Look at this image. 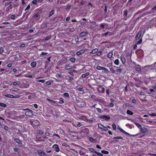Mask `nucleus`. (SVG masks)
Masks as SVG:
<instances>
[{
  "label": "nucleus",
  "mask_w": 156,
  "mask_h": 156,
  "mask_svg": "<svg viewBox=\"0 0 156 156\" xmlns=\"http://www.w3.org/2000/svg\"><path fill=\"white\" fill-rule=\"evenodd\" d=\"M23 90L16 88H13L11 89H6L5 90V91L7 93L14 94L15 95H14V96L19 95L20 96V97L23 94Z\"/></svg>",
  "instance_id": "obj_1"
},
{
  "label": "nucleus",
  "mask_w": 156,
  "mask_h": 156,
  "mask_svg": "<svg viewBox=\"0 0 156 156\" xmlns=\"http://www.w3.org/2000/svg\"><path fill=\"white\" fill-rule=\"evenodd\" d=\"M25 110L27 111L25 112V114L26 115L31 117L33 115V112H34L32 110L27 108L25 109Z\"/></svg>",
  "instance_id": "obj_2"
},
{
  "label": "nucleus",
  "mask_w": 156,
  "mask_h": 156,
  "mask_svg": "<svg viewBox=\"0 0 156 156\" xmlns=\"http://www.w3.org/2000/svg\"><path fill=\"white\" fill-rule=\"evenodd\" d=\"M99 118L102 119H105V120H109L110 119V115H101L98 116Z\"/></svg>",
  "instance_id": "obj_3"
},
{
  "label": "nucleus",
  "mask_w": 156,
  "mask_h": 156,
  "mask_svg": "<svg viewBox=\"0 0 156 156\" xmlns=\"http://www.w3.org/2000/svg\"><path fill=\"white\" fill-rule=\"evenodd\" d=\"M142 33V31L141 30L138 31L135 37L136 40H138L140 39Z\"/></svg>",
  "instance_id": "obj_4"
},
{
  "label": "nucleus",
  "mask_w": 156,
  "mask_h": 156,
  "mask_svg": "<svg viewBox=\"0 0 156 156\" xmlns=\"http://www.w3.org/2000/svg\"><path fill=\"white\" fill-rule=\"evenodd\" d=\"M5 97H8L11 98H20V96L19 95L14 96V95L10 94H6L5 95Z\"/></svg>",
  "instance_id": "obj_5"
},
{
  "label": "nucleus",
  "mask_w": 156,
  "mask_h": 156,
  "mask_svg": "<svg viewBox=\"0 0 156 156\" xmlns=\"http://www.w3.org/2000/svg\"><path fill=\"white\" fill-rule=\"evenodd\" d=\"M141 66L139 65H136L135 67V70L138 72H140L141 71Z\"/></svg>",
  "instance_id": "obj_6"
},
{
  "label": "nucleus",
  "mask_w": 156,
  "mask_h": 156,
  "mask_svg": "<svg viewBox=\"0 0 156 156\" xmlns=\"http://www.w3.org/2000/svg\"><path fill=\"white\" fill-rule=\"evenodd\" d=\"M87 50V49L84 48L81 49L79 51H77L76 53L77 55H81L85 51Z\"/></svg>",
  "instance_id": "obj_7"
},
{
  "label": "nucleus",
  "mask_w": 156,
  "mask_h": 156,
  "mask_svg": "<svg viewBox=\"0 0 156 156\" xmlns=\"http://www.w3.org/2000/svg\"><path fill=\"white\" fill-rule=\"evenodd\" d=\"M53 148L55 149V151L56 152H58L60 151V148L58 145L57 144H55L52 146Z\"/></svg>",
  "instance_id": "obj_8"
},
{
  "label": "nucleus",
  "mask_w": 156,
  "mask_h": 156,
  "mask_svg": "<svg viewBox=\"0 0 156 156\" xmlns=\"http://www.w3.org/2000/svg\"><path fill=\"white\" fill-rule=\"evenodd\" d=\"M37 153L38 155L40 156H45L46 155L45 152L42 150L38 151Z\"/></svg>",
  "instance_id": "obj_9"
},
{
  "label": "nucleus",
  "mask_w": 156,
  "mask_h": 156,
  "mask_svg": "<svg viewBox=\"0 0 156 156\" xmlns=\"http://www.w3.org/2000/svg\"><path fill=\"white\" fill-rule=\"evenodd\" d=\"M79 119L85 121H87V118L85 115L83 114H80L79 116Z\"/></svg>",
  "instance_id": "obj_10"
},
{
  "label": "nucleus",
  "mask_w": 156,
  "mask_h": 156,
  "mask_svg": "<svg viewBox=\"0 0 156 156\" xmlns=\"http://www.w3.org/2000/svg\"><path fill=\"white\" fill-rule=\"evenodd\" d=\"M88 34V32H82L80 34L79 36L81 37L86 36Z\"/></svg>",
  "instance_id": "obj_11"
},
{
  "label": "nucleus",
  "mask_w": 156,
  "mask_h": 156,
  "mask_svg": "<svg viewBox=\"0 0 156 156\" xmlns=\"http://www.w3.org/2000/svg\"><path fill=\"white\" fill-rule=\"evenodd\" d=\"M73 68L74 66H72L70 64L66 65L65 66V69L66 70H69Z\"/></svg>",
  "instance_id": "obj_12"
},
{
  "label": "nucleus",
  "mask_w": 156,
  "mask_h": 156,
  "mask_svg": "<svg viewBox=\"0 0 156 156\" xmlns=\"http://www.w3.org/2000/svg\"><path fill=\"white\" fill-rule=\"evenodd\" d=\"M140 131L143 133L147 132L148 131L147 129L145 127H142L140 129Z\"/></svg>",
  "instance_id": "obj_13"
},
{
  "label": "nucleus",
  "mask_w": 156,
  "mask_h": 156,
  "mask_svg": "<svg viewBox=\"0 0 156 156\" xmlns=\"http://www.w3.org/2000/svg\"><path fill=\"white\" fill-rule=\"evenodd\" d=\"M12 9V4H10L6 8L5 11L8 13L10 10Z\"/></svg>",
  "instance_id": "obj_14"
},
{
  "label": "nucleus",
  "mask_w": 156,
  "mask_h": 156,
  "mask_svg": "<svg viewBox=\"0 0 156 156\" xmlns=\"http://www.w3.org/2000/svg\"><path fill=\"white\" fill-rule=\"evenodd\" d=\"M73 125L76 127H80L82 125V124L79 122H74Z\"/></svg>",
  "instance_id": "obj_15"
},
{
  "label": "nucleus",
  "mask_w": 156,
  "mask_h": 156,
  "mask_svg": "<svg viewBox=\"0 0 156 156\" xmlns=\"http://www.w3.org/2000/svg\"><path fill=\"white\" fill-rule=\"evenodd\" d=\"M113 51H111L108 54V57L109 58H111L113 55Z\"/></svg>",
  "instance_id": "obj_16"
},
{
  "label": "nucleus",
  "mask_w": 156,
  "mask_h": 156,
  "mask_svg": "<svg viewBox=\"0 0 156 156\" xmlns=\"http://www.w3.org/2000/svg\"><path fill=\"white\" fill-rule=\"evenodd\" d=\"M24 115H20V116L17 117V119L22 121L23 120V119L24 118Z\"/></svg>",
  "instance_id": "obj_17"
},
{
  "label": "nucleus",
  "mask_w": 156,
  "mask_h": 156,
  "mask_svg": "<svg viewBox=\"0 0 156 156\" xmlns=\"http://www.w3.org/2000/svg\"><path fill=\"white\" fill-rule=\"evenodd\" d=\"M121 60L123 64H124L126 62L125 58L123 56H120Z\"/></svg>",
  "instance_id": "obj_18"
},
{
  "label": "nucleus",
  "mask_w": 156,
  "mask_h": 156,
  "mask_svg": "<svg viewBox=\"0 0 156 156\" xmlns=\"http://www.w3.org/2000/svg\"><path fill=\"white\" fill-rule=\"evenodd\" d=\"M90 74V73L89 72L86 73H85L82 74L81 77L82 78H85L87 76H88Z\"/></svg>",
  "instance_id": "obj_19"
},
{
  "label": "nucleus",
  "mask_w": 156,
  "mask_h": 156,
  "mask_svg": "<svg viewBox=\"0 0 156 156\" xmlns=\"http://www.w3.org/2000/svg\"><path fill=\"white\" fill-rule=\"evenodd\" d=\"M118 129L120 131H121V132H122L123 133L126 135H129V133H128L125 131L124 130H123L121 128H120L119 127L118 128Z\"/></svg>",
  "instance_id": "obj_20"
},
{
  "label": "nucleus",
  "mask_w": 156,
  "mask_h": 156,
  "mask_svg": "<svg viewBox=\"0 0 156 156\" xmlns=\"http://www.w3.org/2000/svg\"><path fill=\"white\" fill-rule=\"evenodd\" d=\"M76 90H77L79 91L83 92V93H82V94H84V89L83 87H78L76 89Z\"/></svg>",
  "instance_id": "obj_21"
},
{
  "label": "nucleus",
  "mask_w": 156,
  "mask_h": 156,
  "mask_svg": "<svg viewBox=\"0 0 156 156\" xmlns=\"http://www.w3.org/2000/svg\"><path fill=\"white\" fill-rule=\"evenodd\" d=\"M47 100L50 102L51 104L57 103V101H54L50 99L49 98H47Z\"/></svg>",
  "instance_id": "obj_22"
},
{
  "label": "nucleus",
  "mask_w": 156,
  "mask_h": 156,
  "mask_svg": "<svg viewBox=\"0 0 156 156\" xmlns=\"http://www.w3.org/2000/svg\"><path fill=\"white\" fill-rule=\"evenodd\" d=\"M98 50V48H95L93 50L90 52V53L91 54H94L96 53V52H97Z\"/></svg>",
  "instance_id": "obj_23"
},
{
  "label": "nucleus",
  "mask_w": 156,
  "mask_h": 156,
  "mask_svg": "<svg viewBox=\"0 0 156 156\" xmlns=\"http://www.w3.org/2000/svg\"><path fill=\"white\" fill-rule=\"evenodd\" d=\"M14 141L18 144H21L22 142L20 140L16 138L14 139Z\"/></svg>",
  "instance_id": "obj_24"
},
{
  "label": "nucleus",
  "mask_w": 156,
  "mask_h": 156,
  "mask_svg": "<svg viewBox=\"0 0 156 156\" xmlns=\"http://www.w3.org/2000/svg\"><path fill=\"white\" fill-rule=\"evenodd\" d=\"M37 63L35 62H32L30 64V66L33 68L35 67L36 66Z\"/></svg>",
  "instance_id": "obj_25"
},
{
  "label": "nucleus",
  "mask_w": 156,
  "mask_h": 156,
  "mask_svg": "<svg viewBox=\"0 0 156 156\" xmlns=\"http://www.w3.org/2000/svg\"><path fill=\"white\" fill-rule=\"evenodd\" d=\"M59 101L58 102V103L60 104H63L64 103V101H63V99L62 98H60Z\"/></svg>",
  "instance_id": "obj_26"
},
{
  "label": "nucleus",
  "mask_w": 156,
  "mask_h": 156,
  "mask_svg": "<svg viewBox=\"0 0 156 156\" xmlns=\"http://www.w3.org/2000/svg\"><path fill=\"white\" fill-rule=\"evenodd\" d=\"M89 151L92 152L96 154L97 151H95L93 148L90 147L88 148Z\"/></svg>",
  "instance_id": "obj_27"
},
{
  "label": "nucleus",
  "mask_w": 156,
  "mask_h": 156,
  "mask_svg": "<svg viewBox=\"0 0 156 156\" xmlns=\"http://www.w3.org/2000/svg\"><path fill=\"white\" fill-rule=\"evenodd\" d=\"M126 113L127 114L129 115H132L133 114V113L132 112L129 110H127Z\"/></svg>",
  "instance_id": "obj_28"
},
{
  "label": "nucleus",
  "mask_w": 156,
  "mask_h": 156,
  "mask_svg": "<svg viewBox=\"0 0 156 156\" xmlns=\"http://www.w3.org/2000/svg\"><path fill=\"white\" fill-rule=\"evenodd\" d=\"M55 11L54 9L52 10L49 12V17H50L54 14Z\"/></svg>",
  "instance_id": "obj_29"
},
{
  "label": "nucleus",
  "mask_w": 156,
  "mask_h": 156,
  "mask_svg": "<svg viewBox=\"0 0 156 156\" xmlns=\"http://www.w3.org/2000/svg\"><path fill=\"white\" fill-rule=\"evenodd\" d=\"M89 140L91 142L93 143H96V139H93V138L90 137L89 138Z\"/></svg>",
  "instance_id": "obj_30"
},
{
  "label": "nucleus",
  "mask_w": 156,
  "mask_h": 156,
  "mask_svg": "<svg viewBox=\"0 0 156 156\" xmlns=\"http://www.w3.org/2000/svg\"><path fill=\"white\" fill-rule=\"evenodd\" d=\"M124 13L123 14V16L125 18V17H126L127 15L128 11L126 9L124 11Z\"/></svg>",
  "instance_id": "obj_31"
},
{
  "label": "nucleus",
  "mask_w": 156,
  "mask_h": 156,
  "mask_svg": "<svg viewBox=\"0 0 156 156\" xmlns=\"http://www.w3.org/2000/svg\"><path fill=\"white\" fill-rule=\"evenodd\" d=\"M68 80L70 83H73V81L74 80V79L73 77L69 76L68 79Z\"/></svg>",
  "instance_id": "obj_32"
},
{
  "label": "nucleus",
  "mask_w": 156,
  "mask_h": 156,
  "mask_svg": "<svg viewBox=\"0 0 156 156\" xmlns=\"http://www.w3.org/2000/svg\"><path fill=\"white\" fill-rule=\"evenodd\" d=\"M79 154L81 156H84L85 155V153L82 151H80Z\"/></svg>",
  "instance_id": "obj_33"
},
{
  "label": "nucleus",
  "mask_w": 156,
  "mask_h": 156,
  "mask_svg": "<svg viewBox=\"0 0 156 156\" xmlns=\"http://www.w3.org/2000/svg\"><path fill=\"white\" fill-rule=\"evenodd\" d=\"M113 139H121L123 140V138L122 136L115 137L113 138Z\"/></svg>",
  "instance_id": "obj_34"
},
{
  "label": "nucleus",
  "mask_w": 156,
  "mask_h": 156,
  "mask_svg": "<svg viewBox=\"0 0 156 156\" xmlns=\"http://www.w3.org/2000/svg\"><path fill=\"white\" fill-rule=\"evenodd\" d=\"M114 64L116 65H118L119 64V61L118 59H116L114 61Z\"/></svg>",
  "instance_id": "obj_35"
},
{
  "label": "nucleus",
  "mask_w": 156,
  "mask_h": 156,
  "mask_svg": "<svg viewBox=\"0 0 156 156\" xmlns=\"http://www.w3.org/2000/svg\"><path fill=\"white\" fill-rule=\"evenodd\" d=\"M63 96H65L66 97L69 98V94L68 93H65L62 95Z\"/></svg>",
  "instance_id": "obj_36"
},
{
  "label": "nucleus",
  "mask_w": 156,
  "mask_h": 156,
  "mask_svg": "<svg viewBox=\"0 0 156 156\" xmlns=\"http://www.w3.org/2000/svg\"><path fill=\"white\" fill-rule=\"evenodd\" d=\"M39 16V14L38 13H37L34 15V19H36L38 18Z\"/></svg>",
  "instance_id": "obj_37"
},
{
  "label": "nucleus",
  "mask_w": 156,
  "mask_h": 156,
  "mask_svg": "<svg viewBox=\"0 0 156 156\" xmlns=\"http://www.w3.org/2000/svg\"><path fill=\"white\" fill-rule=\"evenodd\" d=\"M108 34H109V35H111V32L109 31H108V32H106L105 33L103 34V35L106 36Z\"/></svg>",
  "instance_id": "obj_38"
},
{
  "label": "nucleus",
  "mask_w": 156,
  "mask_h": 156,
  "mask_svg": "<svg viewBox=\"0 0 156 156\" xmlns=\"http://www.w3.org/2000/svg\"><path fill=\"white\" fill-rule=\"evenodd\" d=\"M72 72H70V74H71V73H73V72H74V73H79V71H77V70H74V69L72 70Z\"/></svg>",
  "instance_id": "obj_39"
},
{
  "label": "nucleus",
  "mask_w": 156,
  "mask_h": 156,
  "mask_svg": "<svg viewBox=\"0 0 156 156\" xmlns=\"http://www.w3.org/2000/svg\"><path fill=\"white\" fill-rule=\"evenodd\" d=\"M103 70H104L106 73H108L109 72L108 69L106 68L103 67Z\"/></svg>",
  "instance_id": "obj_40"
},
{
  "label": "nucleus",
  "mask_w": 156,
  "mask_h": 156,
  "mask_svg": "<svg viewBox=\"0 0 156 156\" xmlns=\"http://www.w3.org/2000/svg\"><path fill=\"white\" fill-rule=\"evenodd\" d=\"M84 68L85 67L83 68V69L79 70V73H81L85 72V70L84 69Z\"/></svg>",
  "instance_id": "obj_41"
},
{
  "label": "nucleus",
  "mask_w": 156,
  "mask_h": 156,
  "mask_svg": "<svg viewBox=\"0 0 156 156\" xmlns=\"http://www.w3.org/2000/svg\"><path fill=\"white\" fill-rule=\"evenodd\" d=\"M136 125L137 126V127L139 129H141V128H142V126L141 125L139 124L138 123H137L136 124Z\"/></svg>",
  "instance_id": "obj_42"
},
{
  "label": "nucleus",
  "mask_w": 156,
  "mask_h": 156,
  "mask_svg": "<svg viewBox=\"0 0 156 156\" xmlns=\"http://www.w3.org/2000/svg\"><path fill=\"white\" fill-rule=\"evenodd\" d=\"M0 106L3 107L5 108L6 107L7 105L5 104L0 103Z\"/></svg>",
  "instance_id": "obj_43"
},
{
  "label": "nucleus",
  "mask_w": 156,
  "mask_h": 156,
  "mask_svg": "<svg viewBox=\"0 0 156 156\" xmlns=\"http://www.w3.org/2000/svg\"><path fill=\"white\" fill-rule=\"evenodd\" d=\"M101 152L103 154H109V152L107 151H105V150H102L101 151Z\"/></svg>",
  "instance_id": "obj_44"
},
{
  "label": "nucleus",
  "mask_w": 156,
  "mask_h": 156,
  "mask_svg": "<svg viewBox=\"0 0 156 156\" xmlns=\"http://www.w3.org/2000/svg\"><path fill=\"white\" fill-rule=\"evenodd\" d=\"M70 60L71 62L73 63L75 62L76 61V59L74 58H70Z\"/></svg>",
  "instance_id": "obj_45"
},
{
  "label": "nucleus",
  "mask_w": 156,
  "mask_h": 156,
  "mask_svg": "<svg viewBox=\"0 0 156 156\" xmlns=\"http://www.w3.org/2000/svg\"><path fill=\"white\" fill-rule=\"evenodd\" d=\"M96 110L98 113H102L103 111L101 109L99 108H96Z\"/></svg>",
  "instance_id": "obj_46"
},
{
  "label": "nucleus",
  "mask_w": 156,
  "mask_h": 156,
  "mask_svg": "<svg viewBox=\"0 0 156 156\" xmlns=\"http://www.w3.org/2000/svg\"><path fill=\"white\" fill-rule=\"evenodd\" d=\"M104 67H102L100 66H98L96 68L98 70H103V68Z\"/></svg>",
  "instance_id": "obj_47"
},
{
  "label": "nucleus",
  "mask_w": 156,
  "mask_h": 156,
  "mask_svg": "<svg viewBox=\"0 0 156 156\" xmlns=\"http://www.w3.org/2000/svg\"><path fill=\"white\" fill-rule=\"evenodd\" d=\"M98 127L100 128L101 129H102V128L103 127V126H103V125H102L101 124H100V123H99L98 124Z\"/></svg>",
  "instance_id": "obj_48"
},
{
  "label": "nucleus",
  "mask_w": 156,
  "mask_h": 156,
  "mask_svg": "<svg viewBox=\"0 0 156 156\" xmlns=\"http://www.w3.org/2000/svg\"><path fill=\"white\" fill-rule=\"evenodd\" d=\"M51 84V81L48 80L45 83V84L47 86L50 85Z\"/></svg>",
  "instance_id": "obj_49"
},
{
  "label": "nucleus",
  "mask_w": 156,
  "mask_h": 156,
  "mask_svg": "<svg viewBox=\"0 0 156 156\" xmlns=\"http://www.w3.org/2000/svg\"><path fill=\"white\" fill-rule=\"evenodd\" d=\"M51 37L50 35L47 37L45 39V41H47L50 40L51 38Z\"/></svg>",
  "instance_id": "obj_50"
},
{
  "label": "nucleus",
  "mask_w": 156,
  "mask_h": 156,
  "mask_svg": "<svg viewBox=\"0 0 156 156\" xmlns=\"http://www.w3.org/2000/svg\"><path fill=\"white\" fill-rule=\"evenodd\" d=\"M28 98L29 99H31L34 98V95L31 94L28 96Z\"/></svg>",
  "instance_id": "obj_51"
},
{
  "label": "nucleus",
  "mask_w": 156,
  "mask_h": 156,
  "mask_svg": "<svg viewBox=\"0 0 156 156\" xmlns=\"http://www.w3.org/2000/svg\"><path fill=\"white\" fill-rule=\"evenodd\" d=\"M97 53L96 54L97 55L100 56L102 55V51H99L97 52Z\"/></svg>",
  "instance_id": "obj_52"
},
{
  "label": "nucleus",
  "mask_w": 156,
  "mask_h": 156,
  "mask_svg": "<svg viewBox=\"0 0 156 156\" xmlns=\"http://www.w3.org/2000/svg\"><path fill=\"white\" fill-rule=\"evenodd\" d=\"M112 127L113 130H115L116 129V126L114 123L112 124Z\"/></svg>",
  "instance_id": "obj_53"
},
{
  "label": "nucleus",
  "mask_w": 156,
  "mask_h": 156,
  "mask_svg": "<svg viewBox=\"0 0 156 156\" xmlns=\"http://www.w3.org/2000/svg\"><path fill=\"white\" fill-rule=\"evenodd\" d=\"M101 91L102 93H104L105 92V88L104 87H101Z\"/></svg>",
  "instance_id": "obj_54"
},
{
  "label": "nucleus",
  "mask_w": 156,
  "mask_h": 156,
  "mask_svg": "<svg viewBox=\"0 0 156 156\" xmlns=\"http://www.w3.org/2000/svg\"><path fill=\"white\" fill-rule=\"evenodd\" d=\"M37 82H41L42 83H43L45 82V80H37Z\"/></svg>",
  "instance_id": "obj_55"
},
{
  "label": "nucleus",
  "mask_w": 156,
  "mask_h": 156,
  "mask_svg": "<svg viewBox=\"0 0 156 156\" xmlns=\"http://www.w3.org/2000/svg\"><path fill=\"white\" fill-rule=\"evenodd\" d=\"M142 39H140V40L137 42L136 44H139L142 43Z\"/></svg>",
  "instance_id": "obj_56"
},
{
  "label": "nucleus",
  "mask_w": 156,
  "mask_h": 156,
  "mask_svg": "<svg viewBox=\"0 0 156 156\" xmlns=\"http://www.w3.org/2000/svg\"><path fill=\"white\" fill-rule=\"evenodd\" d=\"M32 105L33 106H34V107L36 109H37L38 108V106L37 104H32Z\"/></svg>",
  "instance_id": "obj_57"
},
{
  "label": "nucleus",
  "mask_w": 156,
  "mask_h": 156,
  "mask_svg": "<svg viewBox=\"0 0 156 156\" xmlns=\"http://www.w3.org/2000/svg\"><path fill=\"white\" fill-rule=\"evenodd\" d=\"M10 18L12 20H15V15H11Z\"/></svg>",
  "instance_id": "obj_58"
},
{
  "label": "nucleus",
  "mask_w": 156,
  "mask_h": 156,
  "mask_svg": "<svg viewBox=\"0 0 156 156\" xmlns=\"http://www.w3.org/2000/svg\"><path fill=\"white\" fill-rule=\"evenodd\" d=\"M39 134L40 135H43L44 134V132L42 130H38Z\"/></svg>",
  "instance_id": "obj_59"
},
{
  "label": "nucleus",
  "mask_w": 156,
  "mask_h": 156,
  "mask_svg": "<svg viewBox=\"0 0 156 156\" xmlns=\"http://www.w3.org/2000/svg\"><path fill=\"white\" fill-rule=\"evenodd\" d=\"M108 106L112 108L114 107V104L112 103H111Z\"/></svg>",
  "instance_id": "obj_60"
},
{
  "label": "nucleus",
  "mask_w": 156,
  "mask_h": 156,
  "mask_svg": "<svg viewBox=\"0 0 156 156\" xmlns=\"http://www.w3.org/2000/svg\"><path fill=\"white\" fill-rule=\"evenodd\" d=\"M32 3L34 5H36L37 3V0H34L32 1Z\"/></svg>",
  "instance_id": "obj_61"
},
{
  "label": "nucleus",
  "mask_w": 156,
  "mask_h": 156,
  "mask_svg": "<svg viewBox=\"0 0 156 156\" xmlns=\"http://www.w3.org/2000/svg\"><path fill=\"white\" fill-rule=\"evenodd\" d=\"M96 154H97L99 156H103V154L100 152H97Z\"/></svg>",
  "instance_id": "obj_62"
},
{
  "label": "nucleus",
  "mask_w": 156,
  "mask_h": 156,
  "mask_svg": "<svg viewBox=\"0 0 156 156\" xmlns=\"http://www.w3.org/2000/svg\"><path fill=\"white\" fill-rule=\"evenodd\" d=\"M151 10L152 11H153V12H154V11H156V5L154 7H153L152 9H151Z\"/></svg>",
  "instance_id": "obj_63"
},
{
  "label": "nucleus",
  "mask_w": 156,
  "mask_h": 156,
  "mask_svg": "<svg viewBox=\"0 0 156 156\" xmlns=\"http://www.w3.org/2000/svg\"><path fill=\"white\" fill-rule=\"evenodd\" d=\"M152 87L154 90H156V83H155L154 85L152 86Z\"/></svg>",
  "instance_id": "obj_64"
}]
</instances>
